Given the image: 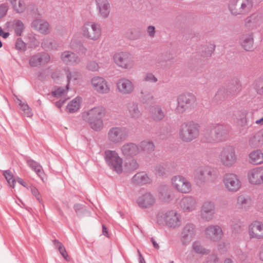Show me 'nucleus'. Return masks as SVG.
Instances as JSON below:
<instances>
[{
    "label": "nucleus",
    "instance_id": "nucleus-1",
    "mask_svg": "<svg viewBox=\"0 0 263 263\" xmlns=\"http://www.w3.org/2000/svg\"><path fill=\"white\" fill-rule=\"evenodd\" d=\"M105 115V109L101 107H95L84 111L83 120L88 123L91 128L95 130H100L103 127L102 118Z\"/></svg>",
    "mask_w": 263,
    "mask_h": 263
},
{
    "label": "nucleus",
    "instance_id": "nucleus-2",
    "mask_svg": "<svg viewBox=\"0 0 263 263\" xmlns=\"http://www.w3.org/2000/svg\"><path fill=\"white\" fill-rule=\"evenodd\" d=\"M253 6L251 0H231L229 3V10L232 15H245L252 10Z\"/></svg>",
    "mask_w": 263,
    "mask_h": 263
},
{
    "label": "nucleus",
    "instance_id": "nucleus-3",
    "mask_svg": "<svg viewBox=\"0 0 263 263\" xmlns=\"http://www.w3.org/2000/svg\"><path fill=\"white\" fill-rule=\"evenodd\" d=\"M199 126L193 122L182 124L179 132V137L183 141L190 142L198 137Z\"/></svg>",
    "mask_w": 263,
    "mask_h": 263
},
{
    "label": "nucleus",
    "instance_id": "nucleus-4",
    "mask_svg": "<svg viewBox=\"0 0 263 263\" xmlns=\"http://www.w3.org/2000/svg\"><path fill=\"white\" fill-rule=\"evenodd\" d=\"M52 78L58 83L66 80L67 82L66 88L68 89L70 82L80 80L81 74L78 71H71L68 68H65L62 71L54 72L52 74Z\"/></svg>",
    "mask_w": 263,
    "mask_h": 263
},
{
    "label": "nucleus",
    "instance_id": "nucleus-5",
    "mask_svg": "<svg viewBox=\"0 0 263 263\" xmlns=\"http://www.w3.org/2000/svg\"><path fill=\"white\" fill-rule=\"evenodd\" d=\"M81 33L86 39L96 41L100 39L102 31L99 24L93 22H87L82 26Z\"/></svg>",
    "mask_w": 263,
    "mask_h": 263
},
{
    "label": "nucleus",
    "instance_id": "nucleus-6",
    "mask_svg": "<svg viewBox=\"0 0 263 263\" xmlns=\"http://www.w3.org/2000/svg\"><path fill=\"white\" fill-rule=\"evenodd\" d=\"M222 183L225 191L229 193L237 192L242 186L239 177L234 173L226 174L222 178Z\"/></svg>",
    "mask_w": 263,
    "mask_h": 263
},
{
    "label": "nucleus",
    "instance_id": "nucleus-7",
    "mask_svg": "<svg viewBox=\"0 0 263 263\" xmlns=\"http://www.w3.org/2000/svg\"><path fill=\"white\" fill-rule=\"evenodd\" d=\"M159 222L164 221L167 226L175 228L181 224V216L175 210H168L158 216Z\"/></svg>",
    "mask_w": 263,
    "mask_h": 263
},
{
    "label": "nucleus",
    "instance_id": "nucleus-8",
    "mask_svg": "<svg viewBox=\"0 0 263 263\" xmlns=\"http://www.w3.org/2000/svg\"><path fill=\"white\" fill-rule=\"evenodd\" d=\"M219 161L225 167H230L237 161L235 149L232 146L224 147L219 155Z\"/></svg>",
    "mask_w": 263,
    "mask_h": 263
},
{
    "label": "nucleus",
    "instance_id": "nucleus-9",
    "mask_svg": "<svg viewBox=\"0 0 263 263\" xmlns=\"http://www.w3.org/2000/svg\"><path fill=\"white\" fill-rule=\"evenodd\" d=\"M172 187L179 193L187 194L192 190V184L185 177L181 175L173 176L171 180Z\"/></svg>",
    "mask_w": 263,
    "mask_h": 263
},
{
    "label": "nucleus",
    "instance_id": "nucleus-10",
    "mask_svg": "<svg viewBox=\"0 0 263 263\" xmlns=\"http://www.w3.org/2000/svg\"><path fill=\"white\" fill-rule=\"evenodd\" d=\"M196 104V99L194 95L191 93L181 95L178 98L176 111L178 113H182L187 109L194 107Z\"/></svg>",
    "mask_w": 263,
    "mask_h": 263
},
{
    "label": "nucleus",
    "instance_id": "nucleus-11",
    "mask_svg": "<svg viewBox=\"0 0 263 263\" xmlns=\"http://www.w3.org/2000/svg\"><path fill=\"white\" fill-rule=\"evenodd\" d=\"M114 62L119 67L123 69H131L135 64L132 55L127 52H120L113 56Z\"/></svg>",
    "mask_w": 263,
    "mask_h": 263
},
{
    "label": "nucleus",
    "instance_id": "nucleus-12",
    "mask_svg": "<svg viewBox=\"0 0 263 263\" xmlns=\"http://www.w3.org/2000/svg\"><path fill=\"white\" fill-rule=\"evenodd\" d=\"M90 85L92 89L100 94L108 93L110 91V86L108 82L102 77L95 76L92 78Z\"/></svg>",
    "mask_w": 263,
    "mask_h": 263
},
{
    "label": "nucleus",
    "instance_id": "nucleus-13",
    "mask_svg": "<svg viewBox=\"0 0 263 263\" xmlns=\"http://www.w3.org/2000/svg\"><path fill=\"white\" fill-rule=\"evenodd\" d=\"M105 159L108 164L117 173L122 171V160L114 151H105Z\"/></svg>",
    "mask_w": 263,
    "mask_h": 263
},
{
    "label": "nucleus",
    "instance_id": "nucleus-14",
    "mask_svg": "<svg viewBox=\"0 0 263 263\" xmlns=\"http://www.w3.org/2000/svg\"><path fill=\"white\" fill-rule=\"evenodd\" d=\"M248 234L251 239H261L263 238V223L259 221L252 222L248 227Z\"/></svg>",
    "mask_w": 263,
    "mask_h": 263
},
{
    "label": "nucleus",
    "instance_id": "nucleus-15",
    "mask_svg": "<svg viewBox=\"0 0 263 263\" xmlns=\"http://www.w3.org/2000/svg\"><path fill=\"white\" fill-rule=\"evenodd\" d=\"M249 182L253 185L263 183V167H257L250 170L247 175Z\"/></svg>",
    "mask_w": 263,
    "mask_h": 263
},
{
    "label": "nucleus",
    "instance_id": "nucleus-16",
    "mask_svg": "<svg viewBox=\"0 0 263 263\" xmlns=\"http://www.w3.org/2000/svg\"><path fill=\"white\" fill-rule=\"evenodd\" d=\"M213 176V171L209 167L199 168L195 172V179L198 183L211 180Z\"/></svg>",
    "mask_w": 263,
    "mask_h": 263
},
{
    "label": "nucleus",
    "instance_id": "nucleus-17",
    "mask_svg": "<svg viewBox=\"0 0 263 263\" xmlns=\"http://www.w3.org/2000/svg\"><path fill=\"white\" fill-rule=\"evenodd\" d=\"M117 88L118 91L122 95L131 93L134 90L133 82L126 78H121L117 83Z\"/></svg>",
    "mask_w": 263,
    "mask_h": 263
},
{
    "label": "nucleus",
    "instance_id": "nucleus-18",
    "mask_svg": "<svg viewBox=\"0 0 263 263\" xmlns=\"http://www.w3.org/2000/svg\"><path fill=\"white\" fill-rule=\"evenodd\" d=\"M205 236L212 241H216L220 240L223 236L221 228L217 225L210 226L205 230Z\"/></svg>",
    "mask_w": 263,
    "mask_h": 263
},
{
    "label": "nucleus",
    "instance_id": "nucleus-19",
    "mask_svg": "<svg viewBox=\"0 0 263 263\" xmlns=\"http://www.w3.org/2000/svg\"><path fill=\"white\" fill-rule=\"evenodd\" d=\"M215 213L214 204L211 201L204 202L201 207L200 215L201 218L206 220H211Z\"/></svg>",
    "mask_w": 263,
    "mask_h": 263
},
{
    "label": "nucleus",
    "instance_id": "nucleus-20",
    "mask_svg": "<svg viewBox=\"0 0 263 263\" xmlns=\"http://www.w3.org/2000/svg\"><path fill=\"white\" fill-rule=\"evenodd\" d=\"M124 133L122 129L119 127L111 128L108 133V140L113 143H118L124 139Z\"/></svg>",
    "mask_w": 263,
    "mask_h": 263
},
{
    "label": "nucleus",
    "instance_id": "nucleus-21",
    "mask_svg": "<svg viewBox=\"0 0 263 263\" xmlns=\"http://www.w3.org/2000/svg\"><path fill=\"white\" fill-rule=\"evenodd\" d=\"M155 198L150 193H146L139 197L137 203L139 206L147 208L154 204Z\"/></svg>",
    "mask_w": 263,
    "mask_h": 263
},
{
    "label": "nucleus",
    "instance_id": "nucleus-22",
    "mask_svg": "<svg viewBox=\"0 0 263 263\" xmlns=\"http://www.w3.org/2000/svg\"><path fill=\"white\" fill-rule=\"evenodd\" d=\"M50 57L47 54H38L32 56L29 60V65L31 67H37L47 63Z\"/></svg>",
    "mask_w": 263,
    "mask_h": 263
},
{
    "label": "nucleus",
    "instance_id": "nucleus-23",
    "mask_svg": "<svg viewBox=\"0 0 263 263\" xmlns=\"http://www.w3.org/2000/svg\"><path fill=\"white\" fill-rule=\"evenodd\" d=\"M61 59L66 64L75 65L81 62V59L75 53L70 51H64L61 55Z\"/></svg>",
    "mask_w": 263,
    "mask_h": 263
},
{
    "label": "nucleus",
    "instance_id": "nucleus-24",
    "mask_svg": "<svg viewBox=\"0 0 263 263\" xmlns=\"http://www.w3.org/2000/svg\"><path fill=\"white\" fill-rule=\"evenodd\" d=\"M180 207L184 211L191 212L196 209L197 202L192 197H185L181 200Z\"/></svg>",
    "mask_w": 263,
    "mask_h": 263
},
{
    "label": "nucleus",
    "instance_id": "nucleus-25",
    "mask_svg": "<svg viewBox=\"0 0 263 263\" xmlns=\"http://www.w3.org/2000/svg\"><path fill=\"white\" fill-rule=\"evenodd\" d=\"M249 162L254 165L263 163V152L260 149L252 151L248 155Z\"/></svg>",
    "mask_w": 263,
    "mask_h": 263
},
{
    "label": "nucleus",
    "instance_id": "nucleus-26",
    "mask_svg": "<svg viewBox=\"0 0 263 263\" xmlns=\"http://www.w3.org/2000/svg\"><path fill=\"white\" fill-rule=\"evenodd\" d=\"M32 27L43 34H46L49 31V24L42 20L34 21L32 23Z\"/></svg>",
    "mask_w": 263,
    "mask_h": 263
},
{
    "label": "nucleus",
    "instance_id": "nucleus-27",
    "mask_svg": "<svg viewBox=\"0 0 263 263\" xmlns=\"http://www.w3.org/2000/svg\"><path fill=\"white\" fill-rule=\"evenodd\" d=\"M100 15L106 17L110 12V6L107 0H96Z\"/></svg>",
    "mask_w": 263,
    "mask_h": 263
},
{
    "label": "nucleus",
    "instance_id": "nucleus-28",
    "mask_svg": "<svg viewBox=\"0 0 263 263\" xmlns=\"http://www.w3.org/2000/svg\"><path fill=\"white\" fill-rule=\"evenodd\" d=\"M13 10L16 13H24L26 9V5L24 0H9Z\"/></svg>",
    "mask_w": 263,
    "mask_h": 263
},
{
    "label": "nucleus",
    "instance_id": "nucleus-29",
    "mask_svg": "<svg viewBox=\"0 0 263 263\" xmlns=\"http://www.w3.org/2000/svg\"><path fill=\"white\" fill-rule=\"evenodd\" d=\"M252 204V201L250 198L242 195L238 197L237 205L239 208L247 210L251 207Z\"/></svg>",
    "mask_w": 263,
    "mask_h": 263
},
{
    "label": "nucleus",
    "instance_id": "nucleus-30",
    "mask_svg": "<svg viewBox=\"0 0 263 263\" xmlns=\"http://www.w3.org/2000/svg\"><path fill=\"white\" fill-rule=\"evenodd\" d=\"M253 38L252 34H246L241 38V45L246 50H251L253 48Z\"/></svg>",
    "mask_w": 263,
    "mask_h": 263
},
{
    "label": "nucleus",
    "instance_id": "nucleus-31",
    "mask_svg": "<svg viewBox=\"0 0 263 263\" xmlns=\"http://www.w3.org/2000/svg\"><path fill=\"white\" fill-rule=\"evenodd\" d=\"M263 143V132H259L252 136L249 140V144L252 147H257Z\"/></svg>",
    "mask_w": 263,
    "mask_h": 263
},
{
    "label": "nucleus",
    "instance_id": "nucleus-32",
    "mask_svg": "<svg viewBox=\"0 0 263 263\" xmlns=\"http://www.w3.org/2000/svg\"><path fill=\"white\" fill-rule=\"evenodd\" d=\"M7 27H12L14 29L17 35H21L24 29V25L23 22L18 20H14L12 22H8L7 24Z\"/></svg>",
    "mask_w": 263,
    "mask_h": 263
},
{
    "label": "nucleus",
    "instance_id": "nucleus-33",
    "mask_svg": "<svg viewBox=\"0 0 263 263\" xmlns=\"http://www.w3.org/2000/svg\"><path fill=\"white\" fill-rule=\"evenodd\" d=\"M122 151L125 155H136L140 152V148L137 145L133 143L124 145L122 147Z\"/></svg>",
    "mask_w": 263,
    "mask_h": 263
},
{
    "label": "nucleus",
    "instance_id": "nucleus-34",
    "mask_svg": "<svg viewBox=\"0 0 263 263\" xmlns=\"http://www.w3.org/2000/svg\"><path fill=\"white\" fill-rule=\"evenodd\" d=\"M82 99L77 97L70 101L67 106V109L70 112H74L78 111L81 106Z\"/></svg>",
    "mask_w": 263,
    "mask_h": 263
},
{
    "label": "nucleus",
    "instance_id": "nucleus-35",
    "mask_svg": "<svg viewBox=\"0 0 263 263\" xmlns=\"http://www.w3.org/2000/svg\"><path fill=\"white\" fill-rule=\"evenodd\" d=\"M134 181L139 184H143L149 183L150 178L144 172H141L136 174L133 178Z\"/></svg>",
    "mask_w": 263,
    "mask_h": 263
},
{
    "label": "nucleus",
    "instance_id": "nucleus-36",
    "mask_svg": "<svg viewBox=\"0 0 263 263\" xmlns=\"http://www.w3.org/2000/svg\"><path fill=\"white\" fill-rule=\"evenodd\" d=\"M223 134L224 130L221 127L213 128L210 132L212 140L216 141L221 140Z\"/></svg>",
    "mask_w": 263,
    "mask_h": 263
},
{
    "label": "nucleus",
    "instance_id": "nucleus-37",
    "mask_svg": "<svg viewBox=\"0 0 263 263\" xmlns=\"http://www.w3.org/2000/svg\"><path fill=\"white\" fill-rule=\"evenodd\" d=\"M17 103H18V105L20 106V109L23 111L22 113L24 116L28 117H30L32 116L31 109L27 104L23 103L18 98H17Z\"/></svg>",
    "mask_w": 263,
    "mask_h": 263
},
{
    "label": "nucleus",
    "instance_id": "nucleus-38",
    "mask_svg": "<svg viewBox=\"0 0 263 263\" xmlns=\"http://www.w3.org/2000/svg\"><path fill=\"white\" fill-rule=\"evenodd\" d=\"M159 197L163 201H168L171 198L168 190L166 187H161L159 189Z\"/></svg>",
    "mask_w": 263,
    "mask_h": 263
},
{
    "label": "nucleus",
    "instance_id": "nucleus-39",
    "mask_svg": "<svg viewBox=\"0 0 263 263\" xmlns=\"http://www.w3.org/2000/svg\"><path fill=\"white\" fill-rule=\"evenodd\" d=\"M194 233V228L192 226H185L182 231V238L184 239L191 240Z\"/></svg>",
    "mask_w": 263,
    "mask_h": 263
},
{
    "label": "nucleus",
    "instance_id": "nucleus-40",
    "mask_svg": "<svg viewBox=\"0 0 263 263\" xmlns=\"http://www.w3.org/2000/svg\"><path fill=\"white\" fill-rule=\"evenodd\" d=\"M28 163L29 166L41 177V174L43 172L42 166L33 160L28 161Z\"/></svg>",
    "mask_w": 263,
    "mask_h": 263
},
{
    "label": "nucleus",
    "instance_id": "nucleus-41",
    "mask_svg": "<svg viewBox=\"0 0 263 263\" xmlns=\"http://www.w3.org/2000/svg\"><path fill=\"white\" fill-rule=\"evenodd\" d=\"M54 244L55 247L58 249L59 251L60 252V253L62 255V256L66 260H68V255L67 253L65 248L63 245V244L61 242H60L58 240H54Z\"/></svg>",
    "mask_w": 263,
    "mask_h": 263
},
{
    "label": "nucleus",
    "instance_id": "nucleus-42",
    "mask_svg": "<svg viewBox=\"0 0 263 263\" xmlns=\"http://www.w3.org/2000/svg\"><path fill=\"white\" fill-rule=\"evenodd\" d=\"M193 250L195 253L200 254H207L209 253V250L203 248L199 242L194 243Z\"/></svg>",
    "mask_w": 263,
    "mask_h": 263
},
{
    "label": "nucleus",
    "instance_id": "nucleus-43",
    "mask_svg": "<svg viewBox=\"0 0 263 263\" xmlns=\"http://www.w3.org/2000/svg\"><path fill=\"white\" fill-rule=\"evenodd\" d=\"M129 113L131 117L138 118L140 115V111L137 104H133L128 107Z\"/></svg>",
    "mask_w": 263,
    "mask_h": 263
},
{
    "label": "nucleus",
    "instance_id": "nucleus-44",
    "mask_svg": "<svg viewBox=\"0 0 263 263\" xmlns=\"http://www.w3.org/2000/svg\"><path fill=\"white\" fill-rule=\"evenodd\" d=\"M140 151L143 150L146 152H151L154 149V145L153 143L148 141H142L140 143Z\"/></svg>",
    "mask_w": 263,
    "mask_h": 263
},
{
    "label": "nucleus",
    "instance_id": "nucleus-45",
    "mask_svg": "<svg viewBox=\"0 0 263 263\" xmlns=\"http://www.w3.org/2000/svg\"><path fill=\"white\" fill-rule=\"evenodd\" d=\"M4 175L5 177L8 184L13 188L15 187V179L14 178L12 173L9 170L6 171L4 172Z\"/></svg>",
    "mask_w": 263,
    "mask_h": 263
},
{
    "label": "nucleus",
    "instance_id": "nucleus-46",
    "mask_svg": "<svg viewBox=\"0 0 263 263\" xmlns=\"http://www.w3.org/2000/svg\"><path fill=\"white\" fill-rule=\"evenodd\" d=\"M152 116L155 120H161L164 117V114L160 108L157 107L152 109Z\"/></svg>",
    "mask_w": 263,
    "mask_h": 263
},
{
    "label": "nucleus",
    "instance_id": "nucleus-47",
    "mask_svg": "<svg viewBox=\"0 0 263 263\" xmlns=\"http://www.w3.org/2000/svg\"><path fill=\"white\" fill-rule=\"evenodd\" d=\"M68 89L62 87H57L54 88V90L52 91V95L55 97L59 98L65 95Z\"/></svg>",
    "mask_w": 263,
    "mask_h": 263
},
{
    "label": "nucleus",
    "instance_id": "nucleus-48",
    "mask_svg": "<svg viewBox=\"0 0 263 263\" xmlns=\"http://www.w3.org/2000/svg\"><path fill=\"white\" fill-rule=\"evenodd\" d=\"M144 81L149 82L152 83H156L157 81V78L152 73H146L143 79Z\"/></svg>",
    "mask_w": 263,
    "mask_h": 263
},
{
    "label": "nucleus",
    "instance_id": "nucleus-49",
    "mask_svg": "<svg viewBox=\"0 0 263 263\" xmlns=\"http://www.w3.org/2000/svg\"><path fill=\"white\" fill-rule=\"evenodd\" d=\"M87 67L88 69H89V70L92 71H98L99 69V66L98 64L94 61L89 62L88 64Z\"/></svg>",
    "mask_w": 263,
    "mask_h": 263
},
{
    "label": "nucleus",
    "instance_id": "nucleus-50",
    "mask_svg": "<svg viewBox=\"0 0 263 263\" xmlns=\"http://www.w3.org/2000/svg\"><path fill=\"white\" fill-rule=\"evenodd\" d=\"M258 19V16L257 14L253 13L246 20V23L248 24L250 23H254L257 22Z\"/></svg>",
    "mask_w": 263,
    "mask_h": 263
},
{
    "label": "nucleus",
    "instance_id": "nucleus-51",
    "mask_svg": "<svg viewBox=\"0 0 263 263\" xmlns=\"http://www.w3.org/2000/svg\"><path fill=\"white\" fill-rule=\"evenodd\" d=\"M8 9V6L7 4H2L0 5V18L4 17Z\"/></svg>",
    "mask_w": 263,
    "mask_h": 263
},
{
    "label": "nucleus",
    "instance_id": "nucleus-52",
    "mask_svg": "<svg viewBox=\"0 0 263 263\" xmlns=\"http://www.w3.org/2000/svg\"><path fill=\"white\" fill-rule=\"evenodd\" d=\"M31 192L34 195V196H35L36 197V199L39 201H40L41 197H40V194H39L37 190L34 187H31Z\"/></svg>",
    "mask_w": 263,
    "mask_h": 263
},
{
    "label": "nucleus",
    "instance_id": "nucleus-53",
    "mask_svg": "<svg viewBox=\"0 0 263 263\" xmlns=\"http://www.w3.org/2000/svg\"><path fill=\"white\" fill-rule=\"evenodd\" d=\"M147 32L149 36L153 37L155 34V27L153 26H149L147 28Z\"/></svg>",
    "mask_w": 263,
    "mask_h": 263
},
{
    "label": "nucleus",
    "instance_id": "nucleus-54",
    "mask_svg": "<svg viewBox=\"0 0 263 263\" xmlns=\"http://www.w3.org/2000/svg\"><path fill=\"white\" fill-rule=\"evenodd\" d=\"M258 257L259 258V259L263 262V245L260 247L258 254Z\"/></svg>",
    "mask_w": 263,
    "mask_h": 263
},
{
    "label": "nucleus",
    "instance_id": "nucleus-55",
    "mask_svg": "<svg viewBox=\"0 0 263 263\" xmlns=\"http://www.w3.org/2000/svg\"><path fill=\"white\" fill-rule=\"evenodd\" d=\"M9 35V33L8 32H4L2 27H0V36H2L4 39H6Z\"/></svg>",
    "mask_w": 263,
    "mask_h": 263
},
{
    "label": "nucleus",
    "instance_id": "nucleus-56",
    "mask_svg": "<svg viewBox=\"0 0 263 263\" xmlns=\"http://www.w3.org/2000/svg\"><path fill=\"white\" fill-rule=\"evenodd\" d=\"M16 180L17 181V182H18L20 184H21L23 186H24L25 187H28L27 183L22 178L18 177L16 179Z\"/></svg>",
    "mask_w": 263,
    "mask_h": 263
},
{
    "label": "nucleus",
    "instance_id": "nucleus-57",
    "mask_svg": "<svg viewBox=\"0 0 263 263\" xmlns=\"http://www.w3.org/2000/svg\"><path fill=\"white\" fill-rule=\"evenodd\" d=\"M241 125H246L248 122L247 118L246 117H244L243 119H242V120H241Z\"/></svg>",
    "mask_w": 263,
    "mask_h": 263
},
{
    "label": "nucleus",
    "instance_id": "nucleus-58",
    "mask_svg": "<svg viewBox=\"0 0 263 263\" xmlns=\"http://www.w3.org/2000/svg\"><path fill=\"white\" fill-rule=\"evenodd\" d=\"M64 101H61V100L59 102H56V106L58 107H60L64 103Z\"/></svg>",
    "mask_w": 263,
    "mask_h": 263
},
{
    "label": "nucleus",
    "instance_id": "nucleus-59",
    "mask_svg": "<svg viewBox=\"0 0 263 263\" xmlns=\"http://www.w3.org/2000/svg\"><path fill=\"white\" fill-rule=\"evenodd\" d=\"M42 46H43L44 48H45V49H46V48H49V46H48V45L46 44V43L45 41H44V42L42 43Z\"/></svg>",
    "mask_w": 263,
    "mask_h": 263
},
{
    "label": "nucleus",
    "instance_id": "nucleus-60",
    "mask_svg": "<svg viewBox=\"0 0 263 263\" xmlns=\"http://www.w3.org/2000/svg\"><path fill=\"white\" fill-rule=\"evenodd\" d=\"M223 263H234L233 261L230 259H226Z\"/></svg>",
    "mask_w": 263,
    "mask_h": 263
},
{
    "label": "nucleus",
    "instance_id": "nucleus-61",
    "mask_svg": "<svg viewBox=\"0 0 263 263\" xmlns=\"http://www.w3.org/2000/svg\"><path fill=\"white\" fill-rule=\"evenodd\" d=\"M103 233L104 235H106L107 234V229L104 226H103Z\"/></svg>",
    "mask_w": 263,
    "mask_h": 263
},
{
    "label": "nucleus",
    "instance_id": "nucleus-62",
    "mask_svg": "<svg viewBox=\"0 0 263 263\" xmlns=\"http://www.w3.org/2000/svg\"><path fill=\"white\" fill-rule=\"evenodd\" d=\"M153 244L154 247L155 248H157V249H158V248L159 246H158V245L156 242L153 241Z\"/></svg>",
    "mask_w": 263,
    "mask_h": 263
},
{
    "label": "nucleus",
    "instance_id": "nucleus-63",
    "mask_svg": "<svg viewBox=\"0 0 263 263\" xmlns=\"http://www.w3.org/2000/svg\"><path fill=\"white\" fill-rule=\"evenodd\" d=\"M213 263H219V260L217 258H216Z\"/></svg>",
    "mask_w": 263,
    "mask_h": 263
},
{
    "label": "nucleus",
    "instance_id": "nucleus-64",
    "mask_svg": "<svg viewBox=\"0 0 263 263\" xmlns=\"http://www.w3.org/2000/svg\"><path fill=\"white\" fill-rule=\"evenodd\" d=\"M162 170L163 171V172L162 173L158 172L159 175H162L163 174V173H164V168H162Z\"/></svg>",
    "mask_w": 263,
    "mask_h": 263
}]
</instances>
